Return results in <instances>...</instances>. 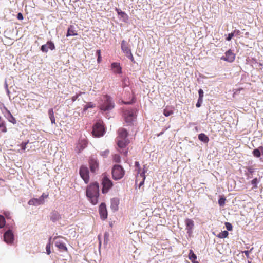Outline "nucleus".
<instances>
[{
    "label": "nucleus",
    "mask_w": 263,
    "mask_h": 263,
    "mask_svg": "<svg viewBox=\"0 0 263 263\" xmlns=\"http://www.w3.org/2000/svg\"><path fill=\"white\" fill-rule=\"evenodd\" d=\"M129 143V140L128 139H118L117 138V144L120 148H123L126 146Z\"/></svg>",
    "instance_id": "f3484780"
},
{
    "label": "nucleus",
    "mask_w": 263,
    "mask_h": 263,
    "mask_svg": "<svg viewBox=\"0 0 263 263\" xmlns=\"http://www.w3.org/2000/svg\"><path fill=\"white\" fill-rule=\"evenodd\" d=\"M126 56L129 58L133 63H135L134 58L133 55L132 51L126 55Z\"/></svg>",
    "instance_id": "e433bc0d"
},
{
    "label": "nucleus",
    "mask_w": 263,
    "mask_h": 263,
    "mask_svg": "<svg viewBox=\"0 0 263 263\" xmlns=\"http://www.w3.org/2000/svg\"><path fill=\"white\" fill-rule=\"evenodd\" d=\"M189 258L192 261H193L195 260H196V259H197V256L194 254V253L192 250H190V253L189 254Z\"/></svg>",
    "instance_id": "cd10ccee"
},
{
    "label": "nucleus",
    "mask_w": 263,
    "mask_h": 263,
    "mask_svg": "<svg viewBox=\"0 0 263 263\" xmlns=\"http://www.w3.org/2000/svg\"><path fill=\"white\" fill-rule=\"evenodd\" d=\"M198 93H199V98L200 101L201 100H203V93H204L203 91L201 89H200L198 91Z\"/></svg>",
    "instance_id": "58836bf2"
},
{
    "label": "nucleus",
    "mask_w": 263,
    "mask_h": 263,
    "mask_svg": "<svg viewBox=\"0 0 263 263\" xmlns=\"http://www.w3.org/2000/svg\"><path fill=\"white\" fill-rule=\"evenodd\" d=\"M18 20H22L23 19V16L21 13H18L17 16Z\"/></svg>",
    "instance_id": "8fccbe9b"
},
{
    "label": "nucleus",
    "mask_w": 263,
    "mask_h": 263,
    "mask_svg": "<svg viewBox=\"0 0 263 263\" xmlns=\"http://www.w3.org/2000/svg\"><path fill=\"white\" fill-rule=\"evenodd\" d=\"M99 212L102 220H105L107 218L108 213L106 205L104 203H102L99 206Z\"/></svg>",
    "instance_id": "1a4fd4ad"
},
{
    "label": "nucleus",
    "mask_w": 263,
    "mask_h": 263,
    "mask_svg": "<svg viewBox=\"0 0 263 263\" xmlns=\"http://www.w3.org/2000/svg\"><path fill=\"white\" fill-rule=\"evenodd\" d=\"M226 227L228 231H231L232 230V226L231 223L229 222H226Z\"/></svg>",
    "instance_id": "37998d69"
},
{
    "label": "nucleus",
    "mask_w": 263,
    "mask_h": 263,
    "mask_svg": "<svg viewBox=\"0 0 263 263\" xmlns=\"http://www.w3.org/2000/svg\"><path fill=\"white\" fill-rule=\"evenodd\" d=\"M118 136L117 138L118 139H127L128 135V132L126 129L123 128H120L118 130Z\"/></svg>",
    "instance_id": "2eb2a0df"
},
{
    "label": "nucleus",
    "mask_w": 263,
    "mask_h": 263,
    "mask_svg": "<svg viewBox=\"0 0 263 263\" xmlns=\"http://www.w3.org/2000/svg\"><path fill=\"white\" fill-rule=\"evenodd\" d=\"M257 182H258V180H257V179L256 178H254L253 179L252 181H251V183L252 184H253L254 185V187L255 188H257Z\"/></svg>",
    "instance_id": "ea45409f"
},
{
    "label": "nucleus",
    "mask_w": 263,
    "mask_h": 263,
    "mask_svg": "<svg viewBox=\"0 0 263 263\" xmlns=\"http://www.w3.org/2000/svg\"><path fill=\"white\" fill-rule=\"evenodd\" d=\"M113 160L117 163H119L120 162V157L118 154H115L113 156Z\"/></svg>",
    "instance_id": "f704fd0d"
},
{
    "label": "nucleus",
    "mask_w": 263,
    "mask_h": 263,
    "mask_svg": "<svg viewBox=\"0 0 263 263\" xmlns=\"http://www.w3.org/2000/svg\"><path fill=\"white\" fill-rule=\"evenodd\" d=\"M233 33H234V35L235 36H239L241 34V32L239 30H235L233 31Z\"/></svg>",
    "instance_id": "a18cd8bd"
},
{
    "label": "nucleus",
    "mask_w": 263,
    "mask_h": 263,
    "mask_svg": "<svg viewBox=\"0 0 263 263\" xmlns=\"http://www.w3.org/2000/svg\"><path fill=\"white\" fill-rule=\"evenodd\" d=\"M173 114H174V111H173V109L169 107H165L163 110V115L165 117H168V116L173 115Z\"/></svg>",
    "instance_id": "b1692460"
},
{
    "label": "nucleus",
    "mask_w": 263,
    "mask_h": 263,
    "mask_svg": "<svg viewBox=\"0 0 263 263\" xmlns=\"http://www.w3.org/2000/svg\"><path fill=\"white\" fill-rule=\"evenodd\" d=\"M144 180H143V179H141V181H140V183H139V187H141L143 184H144Z\"/></svg>",
    "instance_id": "5fc2aeb1"
},
{
    "label": "nucleus",
    "mask_w": 263,
    "mask_h": 263,
    "mask_svg": "<svg viewBox=\"0 0 263 263\" xmlns=\"http://www.w3.org/2000/svg\"><path fill=\"white\" fill-rule=\"evenodd\" d=\"M55 246L58 248V249L62 251H67V248L65 246V243H63L61 241H56L55 242Z\"/></svg>",
    "instance_id": "412c9836"
},
{
    "label": "nucleus",
    "mask_w": 263,
    "mask_h": 263,
    "mask_svg": "<svg viewBox=\"0 0 263 263\" xmlns=\"http://www.w3.org/2000/svg\"><path fill=\"white\" fill-rule=\"evenodd\" d=\"M198 139L200 141H201L204 143H208L209 141V139L208 137L205 134H203V133L200 134L198 135Z\"/></svg>",
    "instance_id": "a878e982"
},
{
    "label": "nucleus",
    "mask_w": 263,
    "mask_h": 263,
    "mask_svg": "<svg viewBox=\"0 0 263 263\" xmlns=\"http://www.w3.org/2000/svg\"><path fill=\"white\" fill-rule=\"evenodd\" d=\"M96 106L95 104L92 102H88L84 107V110L86 111L89 108H94Z\"/></svg>",
    "instance_id": "7c9ffc66"
},
{
    "label": "nucleus",
    "mask_w": 263,
    "mask_h": 263,
    "mask_svg": "<svg viewBox=\"0 0 263 263\" xmlns=\"http://www.w3.org/2000/svg\"><path fill=\"white\" fill-rule=\"evenodd\" d=\"M259 149L263 150V147L262 146H260L259 147V148L254 149L253 150L252 153H253V154L254 157H257V158L260 157L261 153L260 152Z\"/></svg>",
    "instance_id": "bb28decb"
},
{
    "label": "nucleus",
    "mask_w": 263,
    "mask_h": 263,
    "mask_svg": "<svg viewBox=\"0 0 263 263\" xmlns=\"http://www.w3.org/2000/svg\"><path fill=\"white\" fill-rule=\"evenodd\" d=\"M119 204V200L117 198L112 199L111 201V208L114 210H117Z\"/></svg>",
    "instance_id": "4be33fe9"
},
{
    "label": "nucleus",
    "mask_w": 263,
    "mask_h": 263,
    "mask_svg": "<svg viewBox=\"0 0 263 263\" xmlns=\"http://www.w3.org/2000/svg\"><path fill=\"white\" fill-rule=\"evenodd\" d=\"M234 36V33L233 32H231V33H229L228 35V37L226 38V40L228 41H230L232 38Z\"/></svg>",
    "instance_id": "79ce46f5"
},
{
    "label": "nucleus",
    "mask_w": 263,
    "mask_h": 263,
    "mask_svg": "<svg viewBox=\"0 0 263 263\" xmlns=\"http://www.w3.org/2000/svg\"><path fill=\"white\" fill-rule=\"evenodd\" d=\"M185 223L187 233L189 234H191L192 233V230L194 227V221L192 219L187 218L185 219Z\"/></svg>",
    "instance_id": "ddd939ff"
},
{
    "label": "nucleus",
    "mask_w": 263,
    "mask_h": 263,
    "mask_svg": "<svg viewBox=\"0 0 263 263\" xmlns=\"http://www.w3.org/2000/svg\"><path fill=\"white\" fill-rule=\"evenodd\" d=\"M120 152L121 153V154H123L124 155H125V156H126L127 155V153H128V151L127 150L125 151H120Z\"/></svg>",
    "instance_id": "864d4df0"
},
{
    "label": "nucleus",
    "mask_w": 263,
    "mask_h": 263,
    "mask_svg": "<svg viewBox=\"0 0 263 263\" xmlns=\"http://www.w3.org/2000/svg\"><path fill=\"white\" fill-rule=\"evenodd\" d=\"M48 49L51 50L55 49L54 44L52 41H48L46 44L43 45L41 48V51L45 53L48 51Z\"/></svg>",
    "instance_id": "f8f14e48"
},
{
    "label": "nucleus",
    "mask_w": 263,
    "mask_h": 263,
    "mask_svg": "<svg viewBox=\"0 0 263 263\" xmlns=\"http://www.w3.org/2000/svg\"><path fill=\"white\" fill-rule=\"evenodd\" d=\"M109 154V151L108 149H106L104 151H102L100 153V155L103 157H106L108 156Z\"/></svg>",
    "instance_id": "72a5a7b5"
},
{
    "label": "nucleus",
    "mask_w": 263,
    "mask_h": 263,
    "mask_svg": "<svg viewBox=\"0 0 263 263\" xmlns=\"http://www.w3.org/2000/svg\"><path fill=\"white\" fill-rule=\"evenodd\" d=\"M121 47L122 50L125 55L131 52V50L128 47L127 43L125 40L122 41Z\"/></svg>",
    "instance_id": "a211bd4d"
},
{
    "label": "nucleus",
    "mask_w": 263,
    "mask_h": 263,
    "mask_svg": "<svg viewBox=\"0 0 263 263\" xmlns=\"http://www.w3.org/2000/svg\"><path fill=\"white\" fill-rule=\"evenodd\" d=\"M88 163L91 172L96 173L99 170V161L97 157L94 155L91 156L89 157Z\"/></svg>",
    "instance_id": "423d86ee"
},
{
    "label": "nucleus",
    "mask_w": 263,
    "mask_h": 263,
    "mask_svg": "<svg viewBox=\"0 0 263 263\" xmlns=\"http://www.w3.org/2000/svg\"><path fill=\"white\" fill-rule=\"evenodd\" d=\"M135 165L137 167H139L140 168V165H139V163L138 162H135Z\"/></svg>",
    "instance_id": "4d7b16f0"
},
{
    "label": "nucleus",
    "mask_w": 263,
    "mask_h": 263,
    "mask_svg": "<svg viewBox=\"0 0 263 263\" xmlns=\"http://www.w3.org/2000/svg\"><path fill=\"white\" fill-rule=\"evenodd\" d=\"M101 102L99 105V108L102 110H109L114 108L115 106L111 98L108 95L103 96Z\"/></svg>",
    "instance_id": "f03ea898"
},
{
    "label": "nucleus",
    "mask_w": 263,
    "mask_h": 263,
    "mask_svg": "<svg viewBox=\"0 0 263 263\" xmlns=\"http://www.w3.org/2000/svg\"><path fill=\"white\" fill-rule=\"evenodd\" d=\"M77 33L74 29V27L73 25H70L68 28L67 33L66 34L67 36H74L77 35Z\"/></svg>",
    "instance_id": "aec40b11"
},
{
    "label": "nucleus",
    "mask_w": 263,
    "mask_h": 263,
    "mask_svg": "<svg viewBox=\"0 0 263 263\" xmlns=\"http://www.w3.org/2000/svg\"><path fill=\"white\" fill-rule=\"evenodd\" d=\"M4 241L7 243H12L14 240V236L12 231H6L4 235Z\"/></svg>",
    "instance_id": "9b49d317"
},
{
    "label": "nucleus",
    "mask_w": 263,
    "mask_h": 263,
    "mask_svg": "<svg viewBox=\"0 0 263 263\" xmlns=\"http://www.w3.org/2000/svg\"><path fill=\"white\" fill-rule=\"evenodd\" d=\"M124 103H125V104H129V103H128H128L125 102Z\"/></svg>",
    "instance_id": "69168bd1"
},
{
    "label": "nucleus",
    "mask_w": 263,
    "mask_h": 263,
    "mask_svg": "<svg viewBox=\"0 0 263 263\" xmlns=\"http://www.w3.org/2000/svg\"><path fill=\"white\" fill-rule=\"evenodd\" d=\"M97 54L98 56L97 62H98V63H100V62L101 61V50H97Z\"/></svg>",
    "instance_id": "4c0bfd02"
},
{
    "label": "nucleus",
    "mask_w": 263,
    "mask_h": 263,
    "mask_svg": "<svg viewBox=\"0 0 263 263\" xmlns=\"http://www.w3.org/2000/svg\"><path fill=\"white\" fill-rule=\"evenodd\" d=\"M5 122L4 121H3L2 120H1V121H0V128H1L2 126H4V123Z\"/></svg>",
    "instance_id": "6e6d98bb"
},
{
    "label": "nucleus",
    "mask_w": 263,
    "mask_h": 263,
    "mask_svg": "<svg viewBox=\"0 0 263 263\" xmlns=\"http://www.w3.org/2000/svg\"><path fill=\"white\" fill-rule=\"evenodd\" d=\"M111 68L115 73L120 74L122 73V68L119 63L114 62L111 64Z\"/></svg>",
    "instance_id": "4468645a"
},
{
    "label": "nucleus",
    "mask_w": 263,
    "mask_h": 263,
    "mask_svg": "<svg viewBox=\"0 0 263 263\" xmlns=\"http://www.w3.org/2000/svg\"><path fill=\"white\" fill-rule=\"evenodd\" d=\"M43 204V198H32L28 201V204L30 205H39Z\"/></svg>",
    "instance_id": "dca6fc26"
},
{
    "label": "nucleus",
    "mask_w": 263,
    "mask_h": 263,
    "mask_svg": "<svg viewBox=\"0 0 263 263\" xmlns=\"http://www.w3.org/2000/svg\"><path fill=\"white\" fill-rule=\"evenodd\" d=\"M87 141L86 139H82L79 141L77 147L79 149V151L80 152L87 146Z\"/></svg>",
    "instance_id": "6ab92c4d"
},
{
    "label": "nucleus",
    "mask_w": 263,
    "mask_h": 263,
    "mask_svg": "<svg viewBox=\"0 0 263 263\" xmlns=\"http://www.w3.org/2000/svg\"><path fill=\"white\" fill-rule=\"evenodd\" d=\"M28 143V141L27 142H23L21 144V147L22 148V149L25 150L26 148V145Z\"/></svg>",
    "instance_id": "c03bdc74"
},
{
    "label": "nucleus",
    "mask_w": 263,
    "mask_h": 263,
    "mask_svg": "<svg viewBox=\"0 0 263 263\" xmlns=\"http://www.w3.org/2000/svg\"><path fill=\"white\" fill-rule=\"evenodd\" d=\"M121 17L123 18L124 21L128 19V16L124 12L121 11L118 14Z\"/></svg>",
    "instance_id": "473e14b6"
},
{
    "label": "nucleus",
    "mask_w": 263,
    "mask_h": 263,
    "mask_svg": "<svg viewBox=\"0 0 263 263\" xmlns=\"http://www.w3.org/2000/svg\"><path fill=\"white\" fill-rule=\"evenodd\" d=\"M235 58V54L232 52L231 50H229L225 53V56H222L220 59L223 61L232 62L234 61Z\"/></svg>",
    "instance_id": "9d476101"
},
{
    "label": "nucleus",
    "mask_w": 263,
    "mask_h": 263,
    "mask_svg": "<svg viewBox=\"0 0 263 263\" xmlns=\"http://www.w3.org/2000/svg\"><path fill=\"white\" fill-rule=\"evenodd\" d=\"M79 96V95H77L76 96L72 97V98H71L72 101L73 102L75 101L78 99Z\"/></svg>",
    "instance_id": "603ef678"
},
{
    "label": "nucleus",
    "mask_w": 263,
    "mask_h": 263,
    "mask_svg": "<svg viewBox=\"0 0 263 263\" xmlns=\"http://www.w3.org/2000/svg\"><path fill=\"white\" fill-rule=\"evenodd\" d=\"M79 174L84 182L86 183H88L89 181V172L88 167L84 165L81 166L80 168Z\"/></svg>",
    "instance_id": "6e6552de"
},
{
    "label": "nucleus",
    "mask_w": 263,
    "mask_h": 263,
    "mask_svg": "<svg viewBox=\"0 0 263 263\" xmlns=\"http://www.w3.org/2000/svg\"><path fill=\"white\" fill-rule=\"evenodd\" d=\"M112 178L114 180H119L122 178L125 174V171L120 165H115L111 171Z\"/></svg>",
    "instance_id": "7ed1b4c3"
},
{
    "label": "nucleus",
    "mask_w": 263,
    "mask_h": 263,
    "mask_svg": "<svg viewBox=\"0 0 263 263\" xmlns=\"http://www.w3.org/2000/svg\"><path fill=\"white\" fill-rule=\"evenodd\" d=\"M6 221L4 217L0 215V228H3L5 226Z\"/></svg>",
    "instance_id": "2f4dec72"
},
{
    "label": "nucleus",
    "mask_w": 263,
    "mask_h": 263,
    "mask_svg": "<svg viewBox=\"0 0 263 263\" xmlns=\"http://www.w3.org/2000/svg\"><path fill=\"white\" fill-rule=\"evenodd\" d=\"M2 132L3 133H6L7 132V128L5 125V122L4 123V126H2Z\"/></svg>",
    "instance_id": "49530a36"
},
{
    "label": "nucleus",
    "mask_w": 263,
    "mask_h": 263,
    "mask_svg": "<svg viewBox=\"0 0 263 263\" xmlns=\"http://www.w3.org/2000/svg\"><path fill=\"white\" fill-rule=\"evenodd\" d=\"M228 234L229 233L227 231H222V232L219 233L217 235V237L219 238H224L228 236Z\"/></svg>",
    "instance_id": "c85d7f7f"
},
{
    "label": "nucleus",
    "mask_w": 263,
    "mask_h": 263,
    "mask_svg": "<svg viewBox=\"0 0 263 263\" xmlns=\"http://www.w3.org/2000/svg\"><path fill=\"white\" fill-rule=\"evenodd\" d=\"M5 109L6 110L8 115L7 117L8 121L13 124H15L16 123L15 118L12 116L10 111L6 107H5Z\"/></svg>",
    "instance_id": "5701e85b"
},
{
    "label": "nucleus",
    "mask_w": 263,
    "mask_h": 263,
    "mask_svg": "<svg viewBox=\"0 0 263 263\" xmlns=\"http://www.w3.org/2000/svg\"><path fill=\"white\" fill-rule=\"evenodd\" d=\"M48 196V194H45V193H43L42 195L40 198H43V203H44V199L47 198Z\"/></svg>",
    "instance_id": "09e8293b"
},
{
    "label": "nucleus",
    "mask_w": 263,
    "mask_h": 263,
    "mask_svg": "<svg viewBox=\"0 0 263 263\" xmlns=\"http://www.w3.org/2000/svg\"><path fill=\"white\" fill-rule=\"evenodd\" d=\"M250 252H251V251L246 250V251H243V253H244L245 254V255L247 258H249Z\"/></svg>",
    "instance_id": "3c124183"
},
{
    "label": "nucleus",
    "mask_w": 263,
    "mask_h": 263,
    "mask_svg": "<svg viewBox=\"0 0 263 263\" xmlns=\"http://www.w3.org/2000/svg\"><path fill=\"white\" fill-rule=\"evenodd\" d=\"M2 120V117L0 116V121Z\"/></svg>",
    "instance_id": "0e129e2a"
},
{
    "label": "nucleus",
    "mask_w": 263,
    "mask_h": 263,
    "mask_svg": "<svg viewBox=\"0 0 263 263\" xmlns=\"http://www.w3.org/2000/svg\"><path fill=\"white\" fill-rule=\"evenodd\" d=\"M116 11H117L118 14H119V13H120V12H121L122 11L118 8H116Z\"/></svg>",
    "instance_id": "13d9d810"
},
{
    "label": "nucleus",
    "mask_w": 263,
    "mask_h": 263,
    "mask_svg": "<svg viewBox=\"0 0 263 263\" xmlns=\"http://www.w3.org/2000/svg\"><path fill=\"white\" fill-rule=\"evenodd\" d=\"M46 252H47V254L49 255L51 253L50 243H48L46 245Z\"/></svg>",
    "instance_id": "a19ab883"
},
{
    "label": "nucleus",
    "mask_w": 263,
    "mask_h": 263,
    "mask_svg": "<svg viewBox=\"0 0 263 263\" xmlns=\"http://www.w3.org/2000/svg\"><path fill=\"white\" fill-rule=\"evenodd\" d=\"M136 110L134 109L126 110L124 112L125 122L127 125H132L133 121L136 119Z\"/></svg>",
    "instance_id": "20e7f679"
},
{
    "label": "nucleus",
    "mask_w": 263,
    "mask_h": 263,
    "mask_svg": "<svg viewBox=\"0 0 263 263\" xmlns=\"http://www.w3.org/2000/svg\"><path fill=\"white\" fill-rule=\"evenodd\" d=\"M249 171L250 172H252V171L250 170V169H249Z\"/></svg>",
    "instance_id": "e2e57ef3"
},
{
    "label": "nucleus",
    "mask_w": 263,
    "mask_h": 263,
    "mask_svg": "<svg viewBox=\"0 0 263 263\" xmlns=\"http://www.w3.org/2000/svg\"><path fill=\"white\" fill-rule=\"evenodd\" d=\"M245 35H246V36H249V32H246V34H245Z\"/></svg>",
    "instance_id": "052dcab7"
},
{
    "label": "nucleus",
    "mask_w": 263,
    "mask_h": 263,
    "mask_svg": "<svg viewBox=\"0 0 263 263\" xmlns=\"http://www.w3.org/2000/svg\"><path fill=\"white\" fill-rule=\"evenodd\" d=\"M226 198L224 197H221L218 200V203L220 206H223L225 204Z\"/></svg>",
    "instance_id": "c9c22d12"
},
{
    "label": "nucleus",
    "mask_w": 263,
    "mask_h": 263,
    "mask_svg": "<svg viewBox=\"0 0 263 263\" xmlns=\"http://www.w3.org/2000/svg\"><path fill=\"white\" fill-rule=\"evenodd\" d=\"M86 195L92 204H96L99 196V184L97 182L90 184L87 188Z\"/></svg>",
    "instance_id": "f257e3e1"
},
{
    "label": "nucleus",
    "mask_w": 263,
    "mask_h": 263,
    "mask_svg": "<svg viewBox=\"0 0 263 263\" xmlns=\"http://www.w3.org/2000/svg\"><path fill=\"white\" fill-rule=\"evenodd\" d=\"M48 115H49V118L51 120V123L55 124V118L54 116L53 109L52 108L49 109Z\"/></svg>",
    "instance_id": "393cba45"
},
{
    "label": "nucleus",
    "mask_w": 263,
    "mask_h": 263,
    "mask_svg": "<svg viewBox=\"0 0 263 263\" xmlns=\"http://www.w3.org/2000/svg\"><path fill=\"white\" fill-rule=\"evenodd\" d=\"M146 172V170H145L144 169V168H143V171L141 173H139V175L137 176V179H136V181L137 182L139 179H140V178H141V179H143V180H145V172Z\"/></svg>",
    "instance_id": "c756f323"
},
{
    "label": "nucleus",
    "mask_w": 263,
    "mask_h": 263,
    "mask_svg": "<svg viewBox=\"0 0 263 263\" xmlns=\"http://www.w3.org/2000/svg\"><path fill=\"white\" fill-rule=\"evenodd\" d=\"M103 185L102 192L106 193L113 185L112 181L106 176H104L102 180Z\"/></svg>",
    "instance_id": "0eeeda50"
},
{
    "label": "nucleus",
    "mask_w": 263,
    "mask_h": 263,
    "mask_svg": "<svg viewBox=\"0 0 263 263\" xmlns=\"http://www.w3.org/2000/svg\"><path fill=\"white\" fill-rule=\"evenodd\" d=\"M192 263H199V262H198L197 261H196V260H194V261H192Z\"/></svg>",
    "instance_id": "bf43d9fd"
},
{
    "label": "nucleus",
    "mask_w": 263,
    "mask_h": 263,
    "mask_svg": "<svg viewBox=\"0 0 263 263\" xmlns=\"http://www.w3.org/2000/svg\"><path fill=\"white\" fill-rule=\"evenodd\" d=\"M105 132V129L103 125V122L100 121L97 122L93 126L92 131V135L95 137L102 136Z\"/></svg>",
    "instance_id": "39448f33"
},
{
    "label": "nucleus",
    "mask_w": 263,
    "mask_h": 263,
    "mask_svg": "<svg viewBox=\"0 0 263 263\" xmlns=\"http://www.w3.org/2000/svg\"><path fill=\"white\" fill-rule=\"evenodd\" d=\"M202 101H203V100H201L200 101L199 98H198V102L196 105L197 107H200L201 106V104L202 102Z\"/></svg>",
    "instance_id": "de8ad7c7"
},
{
    "label": "nucleus",
    "mask_w": 263,
    "mask_h": 263,
    "mask_svg": "<svg viewBox=\"0 0 263 263\" xmlns=\"http://www.w3.org/2000/svg\"><path fill=\"white\" fill-rule=\"evenodd\" d=\"M243 90V88H239V89H238V90H239V91H240V90Z\"/></svg>",
    "instance_id": "680f3d73"
}]
</instances>
